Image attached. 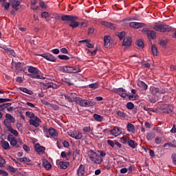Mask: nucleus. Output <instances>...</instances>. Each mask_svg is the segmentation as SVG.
<instances>
[{"mask_svg":"<svg viewBox=\"0 0 176 176\" xmlns=\"http://www.w3.org/2000/svg\"><path fill=\"white\" fill-rule=\"evenodd\" d=\"M153 30L158 31V32H170L173 28L168 25L158 22L154 24Z\"/></svg>","mask_w":176,"mask_h":176,"instance_id":"f257e3e1","label":"nucleus"},{"mask_svg":"<svg viewBox=\"0 0 176 176\" xmlns=\"http://www.w3.org/2000/svg\"><path fill=\"white\" fill-rule=\"evenodd\" d=\"M28 71L30 73V74H28V76L32 78V79H45V77L40 74L41 72L36 67L29 66Z\"/></svg>","mask_w":176,"mask_h":176,"instance_id":"f03ea898","label":"nucleus"},{"mask_svg":"<svg viewBox=\"0 0 176 176\" xmlns=\"http://www.w3.org/2000/svg\"><path fill=\"white\" fill-rule=\"evenodd\" d=\"M89 156L90 160L94 162L95 164H101L102 163V157L98 155L97 153L93 151V150L89 151Z\"/></svg>","mask_w":176,"mask_h":176,"instance_id":"7ed1b4c3","label":"nucleus"},{"mask_svg":"<svg viewBox=\"0 0 176 176\" xmlns=\"http://www.w3.org/2000/svg\"><path fill=\"white\" fill-rule=\"evenodd\" d=\"M60 71L65 72V74H78V72H80L81 69L78 66L70 67L65 65L60 67Z\"/></svg>","mask_w":176,"mask_h":176,"instance_id":"20e7f679","label":"nucleus"},{"mask_svg":"<svg viewBox=\"0 0 176 176\" xmlns=\"http://www.w3.org/2000/svg\"><path fill=\"white\" fill-rule=\"evenodd\" d=\"M76 103L78 104L80 107H94V105H96V102H93L91 100H87L85 99H82L79 97L77 99Z\"/></svg>","mask_w":176,"mask_h":176,"instance_id":"39448f33","label":"nucleus"},{"mask_svg":"<svg viewBox=\"0 0 176 176\" xmlns=\"http://www.w3.org/2000/svg\"><path fill=\"white\" fill-rule=\"evenodd\" d=\"M41 87L43 90H47V89H58L60 85L54 82H43L41 83Z\"/></svg>","mask_w":176,"mask_h":176,"instance_id":"423d86ee","label":"nucleus"},{"mask_svg":"<svg viewBox=\"0 0 176 176\" xmlns=\"http://www.w3.org/2000/svg\"><path fill=\"white\" fill-rule=\"evenodd\" d=\"M78 98L79 97H77L76 94L75 93L65 95V98L67 100V101H68V102H77Z\"/></svg>","mask_w":176,"mask_h":176,"instance_id":"0eeeda50","label":"nucleus"},{"mask_svg":"<svg viewBox=\"0 0 176 176\" xmlns=\"http://www.w3.org/2000/svg\"><path fill=\"white\" fill-rule=\"evenodd\" d=\"M161 109L164 113H171L174 111V107L171 104H162Z\"/></svg>","mask_w":176,"mask_h":176,"instance_id":"6e6552de","label":"nucleus"},{"mask_svg":"<svg viewBox=\"0 0 176 176\" xmlns=\"http://www.w3.org/2000/svg\"><path fill=\"white\" fill-rule=\"evenodd\" d=\"M40 56L43 57V58H45V60H47V61H51L52 63H56V61H57V58L50 53L43 54Z\"/></svg>","mask_w":176,"mask_h":176,"instance_id":"1a4fd4ad","label":"nucleus"},{"mask_svg":"<svg viewBox=\"0 0 176 176\" xmlns=\"http://www.w3.org/2000/svg\"><path fill=\"white\" fill-rule=\"evenodd\" d=\"M62 21H75L78 20V16L74 15L63 14L61 16Z\"/></svg>","mask_w":176,"mask_h":176,"instance_id":"9d476101","label":"nucleus"},{"mask_svg":"<svg viewBox=\"0 0 176 176\" xmlns=\"http://www.w3.org/2000/svg\"><path fill=\"white\" fill-rule=\"evenodd\" d=\"M100 24L104 27H107V28H109V30H113V31H115V30L117 28L116 24L112 23L111 22L102 21L100 22Z\"/></svg>","mask_w":176,"mask_h":176,"instance_id":"9b49d317","label":"nucleus"},{"mask_svg":"<svg viewBox=\"0 0 176 176\" xmlns=\"http://www.w3.org/2000/svg\"><path fill=\"white\" fill-rule=\"evenodd\" d=\"M109 133L111 135L114 137H118L122 134V128L118 126H114V128L109 131Z\"/></svg>","mask_w":176,"mask_h":176,"instance_id":"f8f14e48","label":"nucleus"},{"mask_svg":"<svg viewBox=\"0 0 176 176\" xmlns=\"http://www.w3.org/2000/svg\"><path fill=\"white\" fill-rule=\"evenodd\" d=\"M69 137L74 138L75 140H82L83 138V134L81 132L74 131L69 134Z\"/></svg>","mask_w":176,"mask_h":176,"instance_id":"ddd939ff","label":"nucleus"},{"mask_svg":"<svg viewBox=\"0 0 176 176\" xmlns=\"http://www.w3.org/2000/svg\"><path fill=\"white\" fill-rule=\"evenodd\" d=\"M129 27H131V28H135V30H138V28L145 27V23L140 22H131L129 23Z\"/></svg>","mask_w":176,"mask_h":176,"instance_id":"4468645a","label":"nucleus"},{"mask_svg":"<svg viewBox=\"0 0 176 176\" xmlns=\"http://www.w3.org/2000/svg\"><path fill=\"white\" fill-rule=\"evenodd\" d=\"M77 175L78 176H87V174L86 173V170H85V165L80 164L77 169Z\"/></svg>","mask_w":176,"mask_h":176,"instance_id":"2eb2a0df","label":"nucleus"},{"mask_svg":"<svg viewBox=\"0 0 176 176\" xmlns=\"http://www.w3.org/2000/svg\"><path fill=\"white\" fill-rule=\"evenodd\" d=\"M116 93L120 95L122 98H126L127 96H129V94H127V91L123 88H118Z\"/></svg>","mask_w":176,"mask_h":176,"instance_id":"dca6fc26","label":"nucleus"},{"mask_svg":"<svg viewBox=\"0 0 176 176\" xmlns=\"http://www.w3.org/2000/svg\"><path fill=\"white\" fill-rule=\"evenodd\" d=\"M131 42H133L131 37H125L122 41V46H124L125 47H130V46H131Z\"/></svg>","mask_w":176,"mask_h":176,"instance_id":"f3484780","label":"nucleus"},{"mask_svg":"<svg viewBox=\"0 0 176 176\" xmlns=\"http://www.w3.org/2000/svg\"><path fill=\"white\" fill-rule=\"evenodd\" d=\"M20 3H21V1L19 0H10V4L12 6L13 9H15V10H19V6H20Z\"/></svg>","mask_w":176,"mask_h":176,"instance_id":"a211bd4d","label":"nucleus"},{"mask_svg":"<svg viewBox=\"0 0 176 176\" xmlns=\"http://www.w3.org/2000/svg\"><path fill=\"white\" fill-rule=\"evenodd\" d=\"M34 149L37 153H45V151H46V148L43 146H40L39 144H36L34 146Z\"/></svg>","mask_w":176,"mask_h":176,"instance_id":"6ab92c4d","label":"nucleus"},{"mask_svg":"<svg viewBox=\"0 0 176 176\" xmlns=\"http://www.w3.org/2000/svg\"><path fill=\"white\" fill-rule=\"evenodd\" d=\"M15 68L16 71H25V64L24 63H16L15 64Z\"/></svg>","mask_w":176,"mask_h":176,"instance_id":"aec40b11","label":"nucleus"},{"mask_svg":"<svg viewBox=\"0 0 176 176\" xmlns=\"http://www.w3.org/2000/svg\"><path fill=\"white\" fill-rule=\"evenodd\" d=\"M138 86L142 91H146L148 89V85L144 81H138Z\"/></svg>","mask_w":176,"mask_h":176,"instance_id":"412c9836","label":"nucleus"},{"mask_svg":"<svg viewBox=\"0 0 176 176\" xmlns=\"http://www.w3.org/2000/svg\"><path fill=\"white\" fill-rule=\"evenodd\" d=\"M10 145H12V146H15L16 148H20V146H21V141H19L17 142V140L14 139L13 140H11V142H10Z\"/></svg>","mask_w":176,"mask_h":176,"instance_id":"4be33fe9","label":"nucleus"},{"mask_svg":"<svg viewBox=\"0 0 176 176\" xmlns=\"http://www.w3.org/2000/svg\"><path fill=\"white\" fill-rule=\"evenodd\" d=\"M147 37L148 39H156V32L154 30H150L147 33Z\"/></svg>","mask_w":176,"mask_h":176,"instance_id":"5701e85b","label":"nucleus"},{"mask_svg":"<svg viewBox=\"0 0 176 176\" xmlns=\"http://www.w3.org/2000/svg\"><path fill=\"white\" fill-rule=\"evenodd\" d=\"M127 131L129 133H135V126L131 123H128L126 125Z\"/></svg>","mask_w":176,"mask_h":176,"instance_id":"b1692460","label":"nucleus"},{"mask_svg":"<svg viewBox=\"0 0 176 176\" xmlns=\"http://www.w3.org/2000/svg\"><path fill=\"white\" fill-rule=\"evenodd\" d=\"M60 168L63 170H66V168H68L69 167V162H59Z\"/></svg>","mask_w":176,"mask_h":176,"instance_id":"393cba45","label":"nucleus"},{"mask_svg":"<svg viewBox=\"0 0 176 176\" xmlns=\"http://www.w3.org/2000/svg\"><path fill=\"white\" fill-rule=\"evenodd\" d=\"M19 90L21 91H23V93H25L26 94H29V96H32L34 94V92L31 91L30 89H28L25 87H20Z\"/></svg>","mask_w":176,"mask_h":176,"instance_id":"a878e982","label":"nucleus"},{"mask_svg":"<svg viewBox=\"0 0 176 176\" xmlns=\"http://www.w3.org/2000/svg\"><path fill=\"white\" fill-rule=\"evenodd\" d=\"M93 118L96 122H99L100 123L104 120V117L96 113L93 115Z\"/></svg>","mask_w":176,"mask_h":176,"instance_id":"bb28decb","label":"nucleus"},{"mask_svg":"<svg viewBox=\"0 0 176 176\" xmlns=\"http://www.w3.org/2000/svg\"><path fill=\"white\" fill-rule=\"evenodd\" d=\"M1 146L3 149H5L6 151H9V149H10V145L9 144V142L6 141H1Z\"/></svg>","mask_w":176,"mask_h":176,"instance_id":"cd10ccee","label":"nucleus"},{"mask_svg":"<svg viewBox=\"0 0 176 176\" xmlns=\"http://www.w3.org/2000/svg\"><path fill=\"white\" fill-rule=\"evenodd\" d=\"M111 36H104V47H109V45H111Z\"/></svg>","mask_w":176,"mask_h":176,"instance_id":"c85d7f7f","label":"nucleus"},{"mask_svg":"<svg viewBox=\"0 0 176 176\" xmlns=\"http://www.w3.org/2000/svg\"><path fill=\"white\" fill-rule=\"evenodd\" d=\"M6 119L10 121V123H14L16 122L14 117L9 113L6 114Z\"/></svg>","mask_w":176,"mask_h":176,"instance_id":"c756f323","label":"nucleus"},{"mask_svg":"<svg viewBox=\"0 0 176 176\" xmlns=\"http://www.w3.org/2000/svg\"><path fill=\"white\" fill-rule=\"evenodd\" d=\"M43 164L46 170H50L52 168V164L46 160L43 162Z\"/></svg>","mask_w":176,"mask_h":176,"instance_id":"7c9ffc66","label":"nucleus"},{"mask_svg":"<svg viewBox=\"0 0 176 176\" xmlns=\"http://www.w3.org/2000/svg\"><path fill=\"white\" fill-rule=\"evenodd\" d=\"M49 134L51 137H57V131L53 128H50L48 130Z\"/></svg>","mask_w":176,"mask_h":176,"instance_id":"2f4dec72","label":"nucleus"},{"mask_svg":"<svg viewBox=\"0 0 176 176\" xmlns=\"http://www.w3.org/2000/svg\"><path fill=\"white\" fill-rule=\"evenodd\" d=\"M128 145L132 148V149H135L137 147V143H135V142L133 140H130V139L128 140Z\"/></svg>","mask_w":176,"mask_h":176,"instance_id":"473e14b6","label":"nucleus"},{"mask_svg":"<svg viewBox=\"0 0 176 176\" xmlns=\"http://www.w3.org/2000/svg\"><path fill=\"white\" fill-rule=\"evenodd\" d=\"M155 137V133L150 132L147 133L146 138L147 141H152V140H153Z\"/></svg>","mask_w":176,"mask_h":176,"instance_id":"72a5a7b5","label":"nucleus"},{"mask_svg":"<svg viewBox=\"0 0 176 176\" xmlns=\"http://www.w3.org/2000/svg\"><path fill=\"white\" fill-rule=\"evenodd\" d=\"M116 115L118 118H123L124 119L127 118V114L122 111H118Z\"/></svg>","mask_w":176,"mask_h":176,"instance_id":"f704fd0d","label":"nucleus"},{"mask_svg":"<svg viewBox=\"0 0 176 176\" xmlns=\"http://www.w3.org/2000/svg\"><path fill=\"white\" fill-rule=\"evenodd\" d=\"M8 131H10V133H11V134H13V135H15V137L19 136V132H17V131L16 129H14L12 126L9 127Z\"/></svg>","mask_w":176,"mask_h":176,"instance_id":"c9c22d12","label":"nucleus"},{"mask_svg":"<svg viewBox=\"0 0 176 176\" xmlns=\"http://www.w3.org/2000/svg\"><path fill=\"white\" fill-rule=\"evenodd\" d=\"M71 23L69 24V27H72V28H76L79 27V23L75 21H70Z\"/></svg>","mask_w":176,"mask_h":176,"instance_id":"e433bc0d","label":"nucleus"},{"mask_svg":"<svg viewBox=\"0 0 176 176\" xmlns=\"http://www.w3.org/2000/svg\"><path fill=\"white\" fill-rule=\"evenodd\" d=\"M116 36H118L120 39V41H122L123 39L124 36H126V32H118L116 33Z\"/></svg>","mask_w":176,"mask_h":176,"instance_id":"4c0bfd02","label":"nucleus"},{"mask_svg":"<svg viewBox=\"0 0 176 176\" xmlns=\"http://www.w3.org/2000/svg\"><path fill=\"white\" fill-rule=\"evenodd\" d=\"M25 116H27V118H29V119H31V120L35 118V114L31 111H26Z\"/></svg>","mask_w":176,"mask_h":176,"instance_id":"58836bf2","label":"nucleus"},{"mask_svg":"<svg viewBox=\"0 0 176 176\" xmlns=\"http://www.w3.org/2000/svg\"><path fill=\"white\" fill-rule=\"evenodd\" d=\"M29 123L31 124V126H34V127H39V122L37 121L30 120Z\"/></svg>","mask_w":176,"mask_h":176,"instance_id":"ea45409f","label":"nucleus"},{"mask_svg":"<svg viewBox=\"0 0 176 176\" xmlns=\"http://www.w3.org/2000/svg\"><path fill=\"white\" fill-rule=\"evenodd\" d=\"M137 46L140 47V49H144V41L142 39H138L136 42Z\"/></svg>","mask_w":176,"mask_h":176,"instance_id":"a19ab883","label":"nucleus"},{"mask_svg":"<svg viewBox=\"0 0 176 176\" xmlns=\"http://www.w3.org/2000/svg\"><path fill=\"white\" fill-rule=\"evenodd\" d=\"M151 51L153 56H157V48L156 47V45H153L151 46Z\"/></svg>","mask_w":176,"mask_h":176,"instance_id":"79ce46f5","label":"nucleus"},{"mask_svg":"<svg viewBox=\"0 0 176 176\" xmlns=\"http://www.w3.org/2000/svg\"><path fill=\"white\" fill-rule=\"evenodd\" d=\"M129 140L130 138L127 136L122 137L120 138V142H122V144H127V142L129 143Z\"/></svg>","mask_w":176,"mask_h":176,"instance_id":"37998d69","label":"nucleus"},{"mask_svg":"<svg viewBox=\"0 0 176 176\" xmlns=\"http://www.w3.org/2000/svg\"><path fill=\"white\" fill-rule=\"evenodd\" d=\"M82 131H84V133H91V134H93V129H91L90 126L84 127Z\"/></svg>","mask_w":176,"mask_h":176,"instance_id":"c03bdc74","label":"nucleus"},{"mask_svg":"<svg viewBox=\"0 0 176 176\" xmlns=\"http://www.w3.org/2000/svg\"><path fill=\"white\" fill-rule=\"evenodd\" d=\"M98 49H95L93 52H91L90 50L89 49H86V52L87 53V54H89V53H91V56H96V54H97V52H98Z\"/></svg>","mask_w":176,"mask_h":176,"instance_id":"a18cd8bd","label":"nucleus"},{"mask_svg":"<svg viewBox=\"0 0 176 176\" xmlns=\"http://www.w3.org/2000/svg\"><path fill=\"white\" fill-rule=\"evenodd\" d=\"M126 107L129 110L134 109V103L129 102L126 103Z\"/></svg>","mask_w":176,"mask_h":176,"instance_id":"49530a36","label":"nucleus"},{"mask_svg":"<svg viewBox=\"0 0 176 176\" xmlns=\"http://www.w3.org/2000/svg\"><path fill=\"white\" fill-rule=\"evenodd\" d=\"M159 91H160V89L157 87H153L151 89V93L153 96H155V94H157V93H159Z\"/></svg>","mask_w":176,"mask_h":176,"instance_id":"de8ad7c7","label":"nucleus"},{"mask_svg":"<svg viewBox=\"0 0 176 176\" xmlns=\"http://www.w3.org/2000/svg\"><path fill=\"white\" fill-rule=\"evenodd\" d=\"M58 58H59V60H69V56H68L67 55H58Z\"/></svg>","mask_w":176,"mask_h":176,"instance_id":"09e8293b","label":"nucleus"},{"mask_svg":"<svg viewBox=\"0 0 176 176\" xmlns=\"http://www.w3.org/2000/svg\"><path fill=\"white\" fill-rule=\"evenodd\" d=\"M6 50L7 52H9L10 56H12V57H16V52H14V50L10 49V48H6Z\"/></svg>","mask_w":176,"mask_h":176,"instance_id":"8fccbe9b","label":"nucleus"},{"mask_svg":"<svg viewBox=\"0 0 176 176\" xmlns=\"http://www.w3.org/2000/svg\"><path fill=\"white\" fill-rule=\"evenodd\" d=\"M18 160H19V162H21V163H28L30 162V159H28L25 157L23 158H19Z\"/></svg>","mask_w":176,"mask_h":176,"instance_id":"3c124183","label":"nucleus"},{"mask_svg":"<svg viewBox=\"0 0 176 176\" xmlns=\"http://www.w3.org/2000/svg\"><path fill=\"white\" fill-rule=\"evenodd\" d=\"M89 89H98V83H91L89 85Z\"/></svg>","mask_w":176,"mask_h":176,"instance_id":"603ef678","label":"nucleus"},{"mask_svg":"<svg viewBox=\"0 0 176 176\" xmlns=\"http://www.w3.org/2000/svg\"><path fill=\"white\" fill-rule=\"evenodd\" d=\"M62 80H63V82H64V83H67V85H69V86L74 85L71 82V80H69V78H63Z\"/></svg>","mask_w":176,"mask_h":176,"instance_id":"864d4df0","label":"nucleus"},{"mask_svg":"<svg viewBox=\"0 0 176 176\" xmlns=\"http://www.w3.org/2000/svg\"><path fill=\"white\" fill-rule=\"evenodd\" d=\"M3 124H4V126H6V129H8V130L9 127H11L10 122L8 120H7L6 119L4 120Z\"/></svg>","mask_w":176,"mask_h":176,"instance_id":"5fc2aeb1","label":"nucleus"},{"mask_svg":"<svg viewBox=\"0 0 176 176\" xmlns=\"http://www.w3.org/2000/svg\"><path fill=\"white\" fill-rule=\"evenodd\" d=\"M16 138H14V136H13V135L12 134H9L8 135L7 140L9 142H11L12 141H13Z\"/></svg>","mask_w":176,"mask_h":176,"instance_id":"6e6d98bb","label":"nucleus"},{"mask_svg":"<svg viewBox=\"0 0 176 176\" xmlns=\"http://www.w3.org/2000/svg\"><path fill=\"white\" fill-rule=\"evenodd\" d=\"M7 170H8V171H10V173H16V168H14L12 166H8Z\"/></svg>","mask_w":176,"mask_h":176,"instance_id":"4d7b16f0","label":"nucleus"},{"mask_svg":"<svg viewBox=\"0 0 176 176\" xmlns=\"http://www.w3.org/2000/svg\"><path fill=\"white\" fill-rule=\"evenodd\" d=\"M5 164H6V161L3 158L0 157V167H3Z\"/></svg>","mask_w":176,"mask_h":176,"instance_id":"13d9d810","label":"nucleus"},{"mask_svg":"<svg viewBox=\"0 0 176 176\" xmlns=\"http://www.w3.org/2000/svg\"><path fill=\"white\" fill-rule=\"evenodd\" d=\"M39 6L41 9H46L47 8V6L45 1H40Z\"/></svg>","mask_w":176,"mask_h":176,"instance_id":"bf43d9fd","label":"nucleus"},{"mask_svg":"<svg viewBox=\"0 0 176 176\" xmlns=\"http://www.w3.org/2000/svg\"><path fill=\"white\" fill-rule=\"evenodd\" d=\"M155 142L157 144V145H160V144H162V138L160 137H156L155 139Z\"/></svg>","mask_w":176,"mask_h":176,"instance_id":"052dcab7","label":"nucleus"},{"mask_svg":"<svg viewBox=\"0 0 176 176\" xmlns=\"http://www.w3.org/2000/svg\"><path fill=\"white\" fill-rule=\"evenodd\" d=\"M148 101L152 104H155L156 102V98H153V96H148Z\"/></svg>","mask_w":176,"mask_h":176,"instance_id":"680f3d73","label":"nucleus"},{"mask_svg":"<svg viewBox=\"0 0 176 176\" xmlns=\"http://www.w3.org/2000/svg\"><path fill=\"white\" fill-rule=\"evenodd\" d=\"M9 101H12V99H9V98H0V104H2L3 102H8Z\"/></svg>","mask_w":176,"mask_h":176,"instance_id":"e2e57ef3","label":"nucleus"},{"mask_svg":"<svg viewBox=\"0 0 176 176\" xmlns=\"http://www.w3.org/2000/svg\"><path fill=\"white\" fill-rule=\"evenodd\" d=\"M153 129L155 130V131H156V133H157L158 134H160V133H162V129H160V127L156 126L153 128Z\"/></svg>","mask_w":176,"mask_h":176,"instance_id":"0e129e2a","label":"nucleus"},{"mask_svg":"<svg viewBox=\"0 0 176 176\" xmlns=\"http://www.w3.org/2000/svg\"><path fill=\"white\" fill-rule=\"evenodd\" d=\"M171 159L173 160V164H175L176 166V154L175 153L172 154Z\"/></svg>","mask_w":176,"mask_h":176,"instance_id":"69168bd1","label":"nucleus"},{"mask_svg":"<svg viewBox=\"0 0 176 176\" xmlns=\"http://www.w3.org/2000/svg\"><path fill=\"white\" fill-rule=\"evenodd\" d=\"M41 17H43V19H47V17H49V12H44L41 14Z\"/></svg>","mask_w":176,"mask_h":176,"instance_id":"338daca9","label":"nucleus"},{"mask_svg":"<svg viewBox=\"0 0 176 176\" xmlns=\"http://www.w3.org/2000/svg\"><path fill=\"white\" fill-rule=\"evenodd\" d=\"M0 175L8 176L9 173H8V172H6L3 170H0Z\"/></svg>","mask_w":176,"mask_h":176,"instance_id":"774afa93","label":"nucleus"}]
</instances>
